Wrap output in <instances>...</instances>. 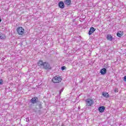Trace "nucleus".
Masks as SVG:
<instances>
[{
	"label": "nucleus",
	"instance_id": "0eeeda50",
	"mask_svg": "<svg viewBox=\"0 0 126 126\" xmlns=\"http://www.w3.org/2000/svg\"><path fill=\"white\" fill-rule=\"evenodd\" d=\"M100 73L102 75H104V74H106L107 73V69L106 68H103L100 70Z\"/></svg>",
	"mask_w": 126,
	"mask_h": 126
},
{
	"label": "nucleus",
	"instance_id": "dca6fc26",
	"mask_svg": "<svg viewBox=\"0 0 126 126\" xmlns=\"http://www.w3.org/2000/svg\"><path fill=\"white\" fill-rule=\"evenodd\" d=\"M2 84H3V80L0 79V85H2Z\"/></svg>",
	"mask_w": 126,
	"mask_h": 126
},
{
	"label": "nucleus",
	"instance_id": "f8f14e48",
	"mask_svg": "<svg viewBox=\"0 0 126 126\" xmlns=\"http://www.w3.org/2000/svg\"><path fill=\"white\" fill-rule=\"evenodd\" d=\"M123 35L124 34H123V32H122L121 31L118 32L117 33V35L118 36V37H122Z\"/></svg>",
	"mask_w": 126,
	"mask_h": 126
},
{
	"label": "nucleus",
	"instance_id": "423d86ee",
	"mask_svg": "<svg viewBox=\"0 0 126 126\" xmlns=\"http://www.w3.org/2000/svg\"><path fill=\"white\" fill-rule=\"evenodd\" d=\"M58 5L60 8H64V3L63 1L59 2Z\"/></svg>",
	"mask_w": 126,
	"mask_h": 126
},
{
	"label": "nucleus",
	"instance_id": "9d476101",
	"mask_svg": "<svg viewBox=\"0 0 126 126\" xmlns=\"http://www.w3.org/2000/svg\"><path fill=\"white\" fill-rule=\"evenodd\" d=\"M106 38L108 41H113V36L111 34H107Z\"/></svg>",
	"mask_w": 126,
	"mask_h": 126
},
{
	"label": "nucleus",
	"instance_id": "1a4fd4ad",
	"mask_svg": "<svg viewBox=\"0 0 126 126\" xmlns=\"http://www.w3.org/2000/svg\"><path fill=\"white\" fill-rule=\"evenodd\" d=\"M37 100H38V98H37V97H33L31 100V103H32V104H35V103H37Z\"/></svg>",
	"mask_w": 126,
	"mask_h": 126
},
{
	"label": "nucleus",
	"instance_id": "6ab92c4d",
	"mask_svg": "<svg viewBox=\"0 0 126 126\" xmlns=\"http://www.w3.org/2000/svg\"><path fill=\"white\" fill-rule=\"evenodd\" d=\"M114 92L117 93V92H118V89H115V90H114Z\"/></svg>",
	"mask_w": 126,
	"mask_h": 126
},
{
	"label": "nucleus",
	"instance_id": "2eb2a0df",
	"mask_svg": "<svg viewBox=\"0 0 126 126\" xmlns=\"http://www.w3.org/2000/svg\"><path fill=\"white\" fill-rule=\"evenodd\" d=\"M103 67H105V68H108V67H109V65L108 64V63H105L103 65Z\"/></svg>",
	"mask_w": 126,
	"mask_h": 126
},
{
	"label": "nucleus",
	"instance_id": "f257e3e1",
	"mask_svg": "<svg viewBox=\"0 0 126 126\" xmlns=\"http://www.w3.org/2000/svg\"><path fill=\"white\" fill-rule=\"evenodd\" d=\"M86 107H90L93 105L94 102H93V100L91 99L90 98H88L85 99Z\"/></svg>",
	"mask_w": 126,
	"mask_h": 126
},
{
	"label": "nucleus",
	"instance_id": "4be33fe9",
	"mask_svg": "<svg viewBox=\"0 0 126 126\" xmlns=\"http://www.w3.org/2000/svg\"><path fill=\"white\" fill-rule=\"evenodd\" d=\"M62 126H64V125L63 124L62 125Z\"/></svg>",
	"mask_w": 126,
	"mask_h": 126
},
{
	"label": "nucleus",
	"instance_id": "6e6552de",
	"mask_svg": "<svg viewBox=\"0 0 126 126\" xmlns=\"http://www.w3.org/2000/svg\"><path fill=\"white\" fill-rule=\"evenodd\" d=\"M105 108L104 106H100L98 108V111L100 113H104V111H105Z\"/></svg>",
	"mask_w": 126,
	"mask_h": 126
},
{
	"label": "nucleus",
	"instance_id": "f03ea898",
	"mask_svg": "<svg viewBox=\"0 0 126 126\" xmlns=\"http://www.w3.org/2000/svg\"><path fill=\"white\" fill-rule=\"evenodd\" d=\"M61 80L62 78L58 76H56L52 79V81L54 83H59V82H61Z\"/></svg>",
	"mask_w": 126,
	"mask_h": 126
},
{
	"label": "nucleus",
	"instance_id": "412c9836",
	"mask_svg": "<svg viewBox=\"0 0 126 126\" xmlns=\"http://www.w3.org/2000/svg\"><path fill=\"white\" fill-rule=\"evenodd\" d=\"M0 22H1V19H0Z\"/></svg>",
	"mask_w": 126,
	"mask_h": 126
},
{
	"label": "nucleus",
	"instance_id": "7ed1b4c3",
	"mask_svg": "<svg viewBox=\"0 0 126 126\" xmlns=\"http://www.w3.org/2000/svg\"><path fill=\"white\" fill-rule=\"evenodd\" d=\"M17 32L19 35H23L24 34V29L19 27L17 29Z\"/></svg>",
	"mask_w": 126,
	"mask_h": 126
},
{
	"label": "nucleus",
	"instance_id": "5701e85b",
	"mask_svg": "<svg viewBox=\"0 0 126 126\" xmlns=\"http://www.w3.org/2000/svg\"><path fill=\"white\" fill-rule=\"evenodd\" d=\"M61 92H63V90H61Z\"/></svg>",
	"mask_w": 126,
	"mask_h": 126
},
{
	"label": "nucleus",
	"instance_id": "ddd939ff",
	"mask_svg": "<svg viewBox=\"0 0 126 126\" xmlns=\"http://www.w3.org/2000/svg\"><path fill=\"white\" fill-rule=\"evenodd\" d=\"M6 38V36H5V35L3 33H0V39H2V40L5 39Z\"/></svg>",
	"mask_w": 126,
	"mask_h": 126
},
{
	"label": "nucleus",
	"instance_id": "a211bd4d",
	"mask_svg": "<svg viewBox=\"0 0 126 126\" xmlns=\"http://www.w3.org/2000/svg\"><path fill=\"white\" fill-rule=\"evenodd\" d=\"M65 68H66V67L65 66H63L61 67L62 70H64V69H65Z\"/></svg>",
	"mask_w": 126,
	"mask_h": 126
},
{
	"label": "nucleus",
	"instance_id": "20e7f679",
	"mask_svg": "<svg viewBox=\"0 0 126 126\" xmlns=\"http://www.w3.org/2000/svg\"><path fill=\"white\" fill-rule=\"evenodd\" d=\"M40 65H41V66H43L45 69H51V66H50L49 63H42L40 64Z\"/></svg>",
	"mask_w": 126,
	"mask_h": 126
},
{
	"label": "nucleus",
	"instance_id": "aec40b11",
	"mask_svg": "<svg viewBox=\"0 0 126 126\" xmlns=\"http://www.w3.org/2000/svg\"><path fill=\"white\" fill-rule=\"evenodd\" d=\"M124 81H126V76L124 77Z\"/></svg>",
	"mask_w": 126,
	"mask_h": 126
},
{
	"label": "nucleus",
	"instance_id": "4468645a",
	"mask_svg": "<svg viewBox=\"0 0 126 126\" xmlns=\"http://www.w3.org/2000/svg\"><path fill=\"white\" fill-rule=\"evenodd\" d=\"M102 95L104 97H108L109 96V94H108L107 93H102Z\"/></svg>",
	"mask_w": 126,
	"mask_h": 126
},
{
	"label": "nucleus",
	"instance_id": "9b49d317",
	"mask_svg": "<svg viewBox=\"0 0 126 126\" xmlns=\"http://www.w3.org/2000/svg\"><path fill=\"white\" fill-rule=\"evenodd\" d=\"M64 3L66 5H70L71 3V1L70 0H65Z\"/></svg>",
	"mask_w": 126,
	"mask_h": 126
},
{
	"label": "nucleus",
	"instance_id": "39448f33",
	"mask_svg": "<svg viewBox=\"0 0 126 126\" xmlns=\"http://www.w3.org/2000/svg\"><path fill=\"white\" fill-rule=\"evenodd\" d=\"M96 29L93 27H91L89 31V35H92L93 33L95 32Z\"/></svg>",
	"mask_w": 126,
	"mask_h": 126
},
{
	"label": "nucleus",
	"instance_id": "f3484780",
	"mask_svg": "<svg viewBox=\"0 0 126 126\" xmlns=\"http://www.w3.org/2000/svg\"><path fill=\"white\" fill-rule=\"evenodd\" d=\"M37 63H47L46 62L44 63L42 61L39 60V62Z\"/></svg>",
	"mask_w": 126,
	"mask_h": 126
}]
</instances>
